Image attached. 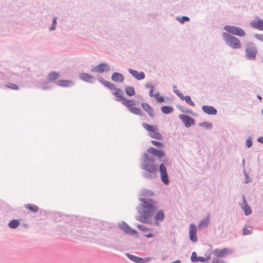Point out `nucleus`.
Instances as JSON below:
<instances>
[{"instance_id":"603ef678","label":"nucleus","mask_w":263,"mask_h":263,"mask_svg":"<svg viewBox=\"0 0 263 263\" xmlns=\"http://www.w3.org/2000/svg\"><path fill=\"white\" fill-rule=\"evenodd\" d=\"M89 222L90 223H92V224H94L95 225V226L94 227H93V229H99L100 228L99 226V224L98 223L99 222L98 220L95 219H89Z\"/></svg>"},{"instance_id":"58836bf2","label":"nucleus","mask_w":263,"mask_h":263,"mask_svg":"<svg viewBox=\"0 0 263 263\" xmlns=\"http://www.w3.org/2000/svg\"><path fill=\"white\" fill-rule=\"evenodd\" d=\"M198 126L201 127H204L208 130H211L213 128L212 124L206 121L199 123Z\"/></svg>"},{"instance_id":"338daca9","label":"nucleus","mask_w":263,"mask_h":263,"mask_svg":"<svg viewBox=\"0 0 263 263\" xmlns=\"http://www.w3.org/2000/svg\"><path fill=\"white\" fill-rule=\"evenodd\" d=\"M262 115H263V109L261 111Z\"/></svg>"},{"instance_id":"3c124183","label":"nucleus","mask_w":263,"mask_h":263,"mask_svg":"<svg viewBox=\"0 0 263 263\" xmlns=\"http://www.w3.org/2000/svg\"><path fill=\"white\" fill-rule=\"evenodd\" d=\"M50 212H51V211H47L44 209H41L40 210V213L41 215L44 216L47 218H49V215H50L49 213H50Z\"/></svg>"},{"instance_id":"20e7f679","label":"nucleus","mask_w":263,"mask_h":263,"mask_svg":"<svg viewBox=\"0 0 263 263\" xmlns=\"http://www.w3.org/2000/svg\"><path fill=\"white\" fill-rule=\"evenodd\" d=\"M145 88H149V96L150 97H154L156 102L157 103H160L163 102L166 103V100L169 101L168 103H171V99L168 97L165 96V95L161 96L160 92H156L155 93H154V91L155 90V86L152 84L151 82H147L145 84Z\"/></svg>"},{"instance_id":"c756f323","label":"nucleus","mask_w":263,"mask_h":263,"mask_svg":"<svg viewBox=\"0 0 263 263\" xmlns=\"http://www.w3.org/2000/svg\"><path fill=\"white\" fill-rule=\"evenodd\" d=\"M125 255L129 259L135 263H142V257L131 254L129 253H126Z\"/></svg>"},{"instance_id":"412c9836","label":"nucleus","mask_w":263,"mask_h":263,"mask_svg":"<svg viewBox=\"0 0 263 263\" xmlns=\"http://www.w3.org/2000/svg\"><path fill=\"white\" fill-rule=\"evenodd\" d=\"M242 203L241 206V209L244 212L245 216H249L252 213V210L250 205L248 204L245 195H242Z\"/></svg>"},{"instance_id":"b1692460","label":"nucleus","mask_w":263,"mask_h":263,"mask_svg":"<svg viewBox=\"0 0 263 263\" xmlns=\"http://www.w3.org/2000/svg\"><path fill=\"white\" fill-rule=\"evenodd\" d=\"M141 107L142 109L147 112L148 115L152 118L155 117V112L153 107L146 102H143L141 103Z\"/></svg>"},{"instance_id":"39448f33","label":"nucleus","mask_w":263,"mask_h":263,"mask_svg":"<svg viewBox=\"0 0 263 263\" xmlns=\"http://www.w3.org/2000/svg\"><path fill=\"white\" fill-rule=\"evenodd\" d=\"M222 36L226 44L230 47L234 49H238L241 47L240 40L236 36L226 32L222 33Z\"/></svg>"},{"instance_id":"423d86ee","label":"nucleus","mask_w":263,"mask_h":263,"mask_svg":"<svg viewBox=\"0 0 263 263\" xmlns=\"http://www.w3.org/2000/svg\"><path fill=\"white\" fill-rule=\"evenodd\" d=\"M142 126L148 132L149 136L151 138L158 140H163V137L161 133H159L158 127L157 125L143 123Z\"/></svg>"},{"instance_id":"2eb2a0df","label":"nucleus","mask_w":263,"mask_h":263,"mask_svg":"<svg viewBox=\"0 0 263 263\" xmlns=\"http://www.w3.org/2000/svg\"><path fill=\"white\" fill-rule=\"evenodd\" d=\"M153 217L154 218V224L156 226H159L160 221H163L165 219V214L163 210L158 209Z\"/></svg>"},{"instance_id":"ea45409f","label":"nucleus","mask_w":263,"mask_h":263,"mask_svg":"<svg viewBox=\"0 0 263 263\" xmlns=\"http://www.w3.org/2000/svg\"><path fill=\"white\" fill-rule=\"evenodd\" d=\"M137 228L142 232H146L148 231H153L152 228H148L143 224L140 223H138L137 224Z\"/></svg>"},{"instance_id":"5701e85b","label":"nucleus","mask_w":263,"mask_h":263,"mask_svg":"<svg viewBox=\"0 0 263 263\" xmlns=\"http://www.w3.org/2000/svg\"><path fill=\"white\" fill-rule=\"evenodd\" d=\"M257 20H252L250 24L253 27L259 30L263 31V19L256 16Z\"/></svg>"},{"instance_id":"13d9d810","label":"nucleus","mask_w":263,"mask_h":263,"mask_svg":"<svg viewBox=\"0 0 263 263\" xmlns=\"http://www.w3.org/2000/svg\"><path fill=\"white\" fill-rule=\"evenodd\" d=\"M151 260L152 258L150 257H146L142 258V263L147 262L148 261H150Z\"/></svg>"},{"instance_id":"473e14b6","label":"nucleus","mask_w":263,"mask_h":263,"mask_svg":"<svg viewBox=\"0 0 263 263\" xmlns=\"http://www.w3.org/2000/svg\"><path fill=\"white\" fill-rule=\"evenodd\" d=\"M24 207L32 213L35 214L39 211V207L33 204L28 203L24 205Z\"/></svg>"},{"instance_id":"a18cd8bd","label":"nucleus","mask_w":263,"mask_h":263,"mask_svg":"<svg viewBox=\"0 0 263 263\" xmlns=\"http://www.w3.org/2000/svg\"><path fill=\"white\" fill-rule=\"evenodd\" d=\"M151 142L153 145L157 147L158 148H160L164 147V144L162 142L152 140Z\"/></svg>"},{"instance_id":"6e6d98bb","label":"nucleus","mask_w":263,"mask_h":263,"mask_svg":"<svg viewBox=\"0 0 263 263\" xmlns=\"http://www.w3.org/2000/svg\"><path fill=\"white\" fill-rule=\"evenodd\" d=\"M254 36L255 39H257L258 40L261 42H263V34L256 33L254 35Z\"/></svg>"},{"instance_id":"09e8293b","label":"nucleus","mask_w":263,"mask_h":263,"mask_svg":"<svg viewBox=\"0 0 263 263\" xmlns=\"http://www.w3.org/2000/svg\"><path fill=\"white\" fill-rule=\"evenodd\" d=\"M151 198H144V197H140L139 198V200L140 201L139 205L138 206H142L143 204H144L146 202H147Z\"/></svg>"},{"instance_id":"0e129e2a","label":"nucleus","mask_w":263,"mask_h":263,"mask_svg":"<svg viewBox=\"0 0 263 263\" xmlns=\"http://www.w3.org/2000/svg\"><path fill=\"white\" fill-rule=\"evenodd\" d=\"M24 226L25 227H26V228H27V227H28V224H27V223H25V224H24Z\"/></svg>"},{"instance_id":"f257e3e1","label":"nucleus","mask_w":263,"mask_h":263,"mask_svg":"<svg viewBox=\"0 0 263 263\" xmlns=\"http://www.w3.org/2000/svg\"><path fill=\"white\" fill-rule=\"evenodd\" d=\"M142 160L141 168L145 171L143 174L145 178L155 179L157 177L156 173L159 172L160 178L163 184L165 185L170 184V180L165 166L163 164H156V158L149 156L146 153L143 154Z\"/></svg>"},{"instance_id":"6e6552de","label":"nucleus","mask_w":263,"mask_h":263,"mask_svg":"<svg viewBox=\"0 0 263 263\" xmlns=\"http://www.w3.org/2000/svg\"><path fill=\"white\" fill-rule=\"evenodd\" d=\"M223 29L227 31L226 32L235 36L244 37L246 35L245 31L238 26L227 25L224 26Z\"/></svg>"},{"instance_id":"49530a36","label":"nucleus","mask_w":263,"mask_h":263,"mask_svg":"<svg viewBox=\"0 0 263 263\" xmlns=\"http://www.w3.org/2000/svg\"><path fill=\"white\" fill-rule=\"evenodd\" d=\"M159 161L162 162V163L160 164H163L164 166L166 167V166H171L172 165V162L169 161L168 158L165 157L163 158V159H161L159 160Z\"/></svg>"},{"instance_id":"052dcab7","label":"nucleus","mask_w":263,"mask_h":263,"mask_svg":"<svg viewBox=\"0 0 263 263\" xmlns=\"http://www.w3.org/2000/svg\"><path fill=\"white\" fill-rule=\"evenodd\" d=\"M173 92L176 94H178V92H179L180 91L178 90L177 89V86L176 85H173Z\"/></svg>"},{"instance_id":"a211bd4d","label":"nucleus","mask_w":263,"mask_h":263,"mask_svg":"<svg viewBox=\"0 0 263 263\" xmlns=\"http://www.w3.org/2000/svg\"><path fill=\"white\" fill-rule=\"evenodd\" d=\"M128 72L132 76V77L138 81L142 80L145 78V73L143 71H138L132 68H128Z\"/></svg>"},{"instance_id":"e433bc0d","label":"nucleus","mask_w":263,"mask_h":263,"mask_svg":"<svg viewBox=\"0 0 263 263\" xmlns=\"http://www.w3.org/2000/svg\"><path fill=\"white\" fill-rule=\"evenodd\" d=\"M155 193L153 191L147 189H143L142 191V194H141V196L145 197H153Z\"/></svg>"},{"instance_id":"9b49d317","label":"nucleus","mask_w":263,"mask_h":263,"mask_svg":"<svg viewBox=\"0 0 263 263\" xmlns=\"http://www.w3.org/2000/svg\"><path fill=\"white\" fill-rule=\"evenodd\" d=\"M97 79L100 83L102 84L104 86L107 87L109 90H115L114 91L112 92V93L117 98V95L116 93L118 92V91L119 90H121L120 88H117L115 84L104 80L102 77L99 74L97 75Z\"/></svg>"},{"instance_id":"774afa93","label":"nucleus","mask_w":263,"mask_h":263,"mask_svg":"<svg viewBox=\"0 0 263 263\" xmlns=\"http://www.w3.org/2000/svg\"><path fill=\"white\" fill-rule=\"evenodd\" d=\"M262 62L263 63V59H262Z\"/></svg>"},{"instance_id":"f8f14e48","label":"nucleus","mask_w":263,"mask_h":263,"mask_svg":"<svg viewBox=\"0 0 263 263\" xmlns=\"http://www.w3.org/2000/svg\"><path fill=\"white\" fill-rule=\"evenodd\" d=\"M110 69V65L106 62H101L90 69L91 72L102 73L108 72Z\"/></svg>"},{"instance_id":"5fc2aeb1","label":"nucleus","mask_w":263,"mask_h":263,"mask_svg":"<svg viewBox=\"0 0 263 263\" xmlns=\"http://www.w3.org/2000/svg\"><path fill=\"white\" fill-rule=\"evenodd\" d=\"M212 263H227L225 261L218 257L214 258L212 261Z\"/></svg>"},{"instance_id":"a19ab883","label":"nucleus","mask_w":263,"mask_h":263,"mask_svg":"<svg viewBox=\"0 0 263 263\" xmlns=\"http://www.w3.org/2000/svg\"><path fill=\"white\" fill-rule=\"evenodd\" d=\"M209 246L210 247V248L206 251V252L204 254V258H206V262L210 260L211 255L213 253V251H212V246L211 244H209Z\"/></svg>"},{"instance_id":"f03ea898","label":"nucleus","mask_w":263,"mask_h":263,"mask_svg":"<svg viewBox=\"0 0 263 263\" xmlns=\"http://www.w3.org/2000/svg\"><path fill=\"white\" fill-rule=\"evenodd\" d=\"M158 201L151 198L142 206H137L136 209L140 214L136 217V219L144 224H152V218L159 207Z\"/></svg>"},{"instance_id":"69168bd1","label":"nucleus","mask_w":263,"mask_h":263,"mask_svg":"<svg viewBox=\"0 0 263 263\" xmlns=\"http://www.w3.org/2000/svg\"><path fill=\"white\" fill-rule=\"evenodd\" d=\"M245 163V159H243L242 161V164H244Z\"/></svg>"},{"instance_id":"8fccbe9b","label":"nucleus","mask_w":263,"mask_h":263,"mask_svg":"<svg viewBox=\"0 0 263 263\" xmlns=\"http://www.w3.org/2000/svg\"><path fill=\"white\" fill-rule=\"evenodd\" d=\"M253 145V139L252 137H249L246 140V145L248 148L251 147Z\"/></svg>"},{"instance_id":"9d476101","label":"nucleus","mask_w":263,"mask_h":263,"mask_svg":"<svg viewBox=\"0 0 263 263\" xmlns=\"http://www.w3.org/2000/svg\"><path fill=\"white\" fill-rule=\"evenodd\" d=\"M145 153H146L149 156L154 157L155 158V157H157L159 160L164 158L165 156V152L161 148H157L149 147Z\"/></svg>"},{"instance_id":"37998d69","label":"nucleus","mask_w":263,"mask_h":263,"mask_svg":"<svg viewBox=\"0 0 263 263\" xmlns=\"http://www.w3.org/2000/svg\"><path fill=\"white\" fill-rule=\"evenodd\" d=\"M6 87L11 90H17L20 89V86L14 83H9L5 85Z\"/></svg>"},{"instance_id":"6ab92c4d","label":"nucleus","mask_w":263,"mask_h":263,"mask_svg":"<svg viewBox=\"0 0 263 263\" xmlns=\"http://www.w3.org/2000/svg\"><path fill=\"white\" fill-rule=\"evenodd\" d=\"M49 214V218L55 222L60 221L62 220L65 217L68 216L66 214L59 212H51Z\"/></svg>"},{"instance_id":"de8ad7c7","label":"nucleus","mask_w":263,"mask_h":263,"mask_svg":"<svg viewBox=\"0 0 263 263\" xmlns=\"http://www.w3.org/2000/svg\"><path fill=\"white\" fill-rule=\"evenodd\" d=\"M244 177H245V180L243 181L244 183H249L251 181V179L249 177L248 174L247 173L245 169H244L242 171Z\"/></svg>"},{"instance_id":"f704fd0d","label":"nucleus","mask_w":263,"mask_h":263,"mask_svg":"<svg viewBox=\"0 0 263 263\" xmlns=\"http://www.w3.org/2000/svg\"><path fill=\"white\" fill-rule=\"evenodd\" d=\"M22 219H13L10 220L8 222V226L11 229H16L20 224V221Z\"/></svg>"},{"instance_id":"72a5a7b5","label":"nucleus","mask_w":263,"mask_h":263,"mask_svg":"<svg viewBox=\"0 0 263 263\" xmlns=\"http://www.w3.org/2000/svg\"><path fill=\"white\" fill-rule=\"evenodd\" d=\"M160 110L161 112L165 115H168L174 111V107L170 105H163L161 106Z\"/></svg>"},{"instance_id":"c85d7f7f","label":"nucleus","mask_w":263,"mask_h":263,"mask_svg":"<svg viewBox=\"0 0 263 263\" xmlns=\"http://www.w3.org/2000/svg\"><path fill=\"white\" fill-rule=\"evenodd\" d=\"M210 213H208L206 216L202 218L198 224V228L201 229L202 227H208L210 222Z\"/></svg>"},{"instance_id":"ddd939ff","label":"nucleus","mask_w":263,"mask_h":263,"mask_svg":"<svg viewBox=\"0 0 263 263\" xmlns=\"http://www.w3.org/2000/svg\"><path fill=\"white\" fill-rule=\"evenodd\" d=\"M178 118L186 128L192 126L195 124V120L189 115L180 114L178 116Z\"/></svg>"},{"instance_id":"7ed1b4c3","label":"nucleus","mask_w":263,"mask_h":263,"mask_svg":"<svg viewBox=\"0 0 263 263\" xmlns=\"http://www.w3.org/2000/svg\"><path fill=\"white\" fill-rule=\"evenodd\" d=\"M118 92L116 93L117 95L116 98L117 101L121 102L131 113L135 115L141 117L145 115L140 107L136 106L138 104L136 100L126 99L122 90H119Z\"/></svg>"},{"instance_id":"1a4fd4ad","label":"nucleus","mask_w":263,"mask_h":263,"mask_svg":"<svg viewBox=\"0 0 263 263\" xmlns=\"http://www.w3.org/2000/svg\"><path fill=\"white\" fill-rule=\"evenodd\" d=\"M118 228L123 231L125 235L134 236L136 238H139L138 232L136 229L132 228L125 221L119 223Z\"/></svg>"},{"instance_id":"4468645a","label":"nucleus","mask_w":263,"mask_h":263,"mask_svg":"<svg viewBox=\"0 0 263 263\" xmlns=\"http://www.w3.org/2000/svg\"><path fill=\"white\" fill-rule=\"evenodd\" d=\"M232 253L233 250L228 248H223L221 249L216 248L213 251V254L218 258H224Z\"/></svg>"},{"instance_id":"cd10ccee","label":"nucleus","mask_w":263,"mask_h":263,"mask_svg":"<svg viewBox=\"0 0 263 263\" xmlns=\"http://www.w3.org/2000/svg\"><path fill=\"white\" fill-rule=\"evenodd\" d=\"M191 260L192 262H206V258L203 256H197V254L196 252H193L191 256Z\"/></svg>"},{"instance_id":"e2e57ef3","label":"nucleus","mask_w":263,"mask_h":263,"mask_svg":"<svg viewBox=\"0 0 263 263\" xmlns=\"http://www.w3.org/2000/svg\"><path fill=\"white\" fill-rule=\"evenodd\" d=\"M256 98L259 100V101L260 102H262V97L261 96H260L259 95H256Z\"/></svg>"},{"instance_id":"c03bdc74","label":"nucleus","mask_w":263,"mask_h":263,"mask_svg":"<svg viewBox=\"0 0 263 263\" xmlns=\"http://www.w3.org/2000/svg\"><path fill=\"white\" fill-rule=\"evenodd\" d=\"M182 101H185L187 104L191 105V106L194 107L195 106V103L192 100L190 96H185Z\"/></svg>"},{"instance_id":"4be33fe9","label":"nucleus","mask_w":263,"mask_h":263,"mask_svg":"<svg viewBox=\"0 0 263 263\" xmlns=\"http://www.w3.org/2000/svg\"><path fill=\"white\" fill-rule=\"evenodd\" d=\"M75 82L72 80H58L55 84L62 87H70L74 85Z\"/></svg>"},{"instance_id":"393cba45","label":"nucleus","mask_w":263,"mask_h":263,"mask_svg":"<svg viewBox=\"0 0 263 263\" xmlns=\"http://www.w3.org/2000/svg\"><path fill=\"white\" fill-rule=\"evenodd\" d=\"M202 111L208 115H216L217 114V109L213 106L203 105L202 106Z\"/></svg>"},{"instance_id":"a878e982","label":"nucleus","mask_w":263,"mask_h":263,"mask_svg":"<svg viewBox=\"0 0 263 263\" xmlns=\"http://www.w3.org/2000/svg\"><path fill=\"white\" fill-rule=\"evenodd\" d=\"M60 77V73L55 71H52L48 73L46 80L47 82H54L58 80Z\"/></svg>"},{"instance_id":"bb28decb","label":"nucleus","mask_w":263,"mask_h":263,"mask_svg":"<svg viewBox=\"0 0 263 263\" xmlns=\"http://www.w3.org/2000/svg\"><path fill=\"white\" fill-rule=\"evenodd\" d=\"M111 79L115 82L122 83L124 80V77L120 72H114L111 74Z\"/></svg>"},{"instance_id":"aec40b11","label":"nucleus","mask_w":263,"mask_h":263,"mask_svg":"<svg viewBox=\"0 0 263 263\" xmlns=\"http://www.w3.org/2000/svg\"><path fill=\"white\" fill-rule=\"evenodd\" d=\"M71 231L72 234L78 237L86 238L88 236V231L82 229L81 227L79 228H72Z\"/></svg>"},{"instance_id":"864d4df0","label":"nucleus","mask_w":263,"mask_h":263,"mask_svg":"<svg viewBox=\"0 0 263 263\" xmlns=\"http://www.w3.org/2000/svg\"><path fill=\"white\" fill-rule=\"evenodd\" d=\"M252 233V230L247 229L246 227L242 229V235L246 236Z\"/></svg>"},{"instance_id":"2f4dec72","label":"nucleus","mask_w":263,"mask_h":263,"mask_svg":"<svg viewBox=\"0 0 263 263\" xmlns=\"http://www.w3.org/2000/svg\"><path fill=\"white\" fill-rule=\"evenodd\" d=\"M176 107L178 109H179L182 112L186 113V114H189L192 115V116L194 117L197 116V114L194 113L192 110L189 108H186L183 106H181L180 105H177Z\"/></svg>"},{"instance_id":"c9c22d12","label":"nucleus","mask_w":263,"mask_h":263,"mask_svg":"<svg viewBox=\"0 0 263 263\" xmlns=\"http://www.w3.org/2000/svg\"><path fill=\"white\" fill-rule=\"evenodd\" d=\"M49 82H47V80H46L43 83H39L37 87L38 88L42 89L43 90H50L53 88V86L48 85Z\"/></svg>"},{"instance_id":"4c0bfd02","label":"nucleus","mask_w":263,"mask_h":263,"mask_svg":"<svg viewBox=\"0 0 263 263\" xmlns=\"http://www.w3.org/2000/svg\"><path fill=\"white\" fill-rule=\"evenodd\" d=\"M176 20L178 21L180 24H183L185 22H188L190 21V18L189 17L187 16H178L176 17Z\"/></svg>"},{"instance_id":"680f3d73","label":"nucleus","mask_w":263,"mask_h":263,"mask_svg":"<svg viewBox=\"0 0 263 263\" xmlns=\"http://www.w3.org/2000/svg\"><path fill=\"white\" fill-rule=\"evenodd\" d=\"M257 141L263 144V136H259L257 139Z\"/></svg>"},{"instance_id":"dca6fc26","label":"nucleus","mask_w":263,"mask_h":263,"mask_svg":"<svg viewBox=\"0 0 263 263\" xmlns=\"http://www.w3.org/2000/svg\"><path fill=\"white\" fill-rule=\"evenodd\" d=\"M197 227L195 223H191L189 227V238L190 240L194 243H195L198 240L197 236Z\"/></svg>"},{"instance_id":"0eeeda50","label":"nucleus","mask_w":263,"mask_h":263,"mask_svg":"<svg viewBox=\"0 0 263 263\" xmlns=\"http://www.w3.org/2000/svg\"><path fill=\"white\" fill-rule=\"evenodd\" d=\"M245 57L249 60H255L258 52L257 48L254 43L248 42L246 43Z\"/></svg>"},{"instance_id":"4d7b16f0","label":"nucleus","mask_w":263,"mask_h":263,"mask_svg":"<svg viewBox=\"0 0 263 263\" xmlns=\"http://www.w3.org/2000/svg\"><path fill=\"white\" fill-rule=\"evenodd\" d=\"M143 235L146 238H150L154 236V234L152 232H149L147 234H144Z\"/></svg>"},{"instance_id":"7c9ffc66","label":"nucleus","mask_w":263,"mask_h":263,"mask_svg":"<svg viewBox=\"0 0 263 263\" xmlns=\"http://www.w3.org/2000/svg\"><path fill=\"white\" fill-rule=\"evenodd\" d=\"M124 91L127 96L130 97L136 95L135 88L132 86L126 85L124 87Z\"/></svg>"},{"instance_id":"79ce46f5","label":"nucleus","mask_w":263,"mask_h":263,"mask_svg":"<svg viewBox=\"0 0 263 263\" xmlns=\"http://www.w3.org/2000/svg\"><path fill=\"white\" fill-rule=\"evenodd\" d=\"M57 17L55 16H52V24L49 28V31H54L56 29L57 24Z\"/></svg>"},{"instance_id":"f3484780","label":"nucleus","mask_w":263,"mask_h":263,"mask_svg":"<svg viewBox=\"0 0 263 263\" xmlns=\"http://www.w3.org/2000/svg\"><path fill=\"white\" fill-rule=\"evenodd\" d=\"M79 78L81 80L88 83L94 84L96 81V78L92 75L86 72L80 73Z\"/></svg>"},{"instance_id":"bf43d9fd","label":"nucleus","mask_w":263,"mask_h":263,"mask_svg":"<svg viewBox=\"0 0 263 263\" xmlns=\"http://www.w3.org/2000/svg\"><path fill=\"white\" fill-rule=\"evenodd\" d=\"M181 100H183L185 96L180 91L178 94L176 95Z\"/></svg>"}]
</instances>
